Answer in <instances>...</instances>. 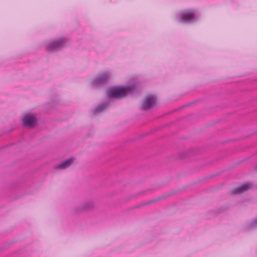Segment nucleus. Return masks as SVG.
I'll return each instance as SVG.
<instances>
[{
  "mask_svg": "<svg viewBox=\"0 0 257 257\" xmlns=\"http://www.w3.org/2000/svg\"><path fill=\"white\" fill-rule=\"evenodd\" d=\"M135 84L125 86H119L110 88L107 92V95L109 98L121 99L125 97L128 93H132L136 89Z\"/></svg>",
  "mask_w": 257,
  "mask_h": 257,
  "instance_id": "1",
  "label": "nucleus"
},
{
  "mask_svg": "<svg viewBox=\"0 0 257 257\" xmlns=\"http://www.w3.org/2000/svg\"><path fill=\"white\" fill-rule=\"evenodd\" d=\"M177 18L180 22L186 24L192 23L198 19L196 11L194 10L182 11L177 15Z\"/></svg>",
  "mask_w": 257,
  "mask_h": 257,
  "instance_id": "2",
  "label": "nucleus"
},
{
  "mask_svg": "<svg viewBox=\"0 0 257 257\" xmlns=\"http://www.w3.org/2000/svg\"><path fill=\"white\" fill-rule=\"evenodd\" d=\"M66 42L67 39L65 38H59L48 43L46 46V49L49 52L59 51L65 46Z\"/></svg>",
  "mask_w": 257,
  "mask_h": 257,
  "instance_id": "3",
  "label": "nucleus"
},
{
  "mask_svg": "<svg viewBox=\"0 0 257 257\" xmlns=\"http://www.w3.org/2000/svg\"><path fill=\"white\" fill-rule=\"evenodd\" d=\"M110 78V74L105 72L98 75L91 81V85L94 87H99L106 84Z\"/></svg>",
  "mask_w": 257,
  "mask_h": 257,
  "instance_id": "4",
  "label": "nucleus"
},
{
  "mask_svg": "<svg viewBox=\"0 0 257 257\" xmlns=\"http://www.w3.org/2000/svg\"><path fill=\"white\" fill-rule=\"evenodd\" d=\"M157 105V99L155 96L149 95L144 99L141 106L142 110H148L152 109Z\"/></svg>",
  "mask_w": 257,
  "mask_h": 257,
  "instance_id": "5",
  "label": "nucleus"
},
{
  "mask_svg": "<svg viewBox=\"0 0 257 257\" xmlns=\"http://www.w3.org/2000/svg\"><path fill=\"white\" fill-rule=\"evenodd\" d=\"M23 124L25 126L32 127L36 124L37 119L32 113H26L22 118Z\"/></svg>",
  "mask_w": 257,
  "mask_h": 257,
  "instance_id": "6",
  "label": "nucleus"
},
{
  "mask_svg": "<svg viewBox=\"0 0 257 257\" xmlns=\"http://www.w3.org/2000/svg\"><path fill=\"white\" fill-rule=\"evenodd\" d=\"M251 187L249 183L244 184L239 187L234 189L232 191L231 193L232 194H237L241 193L248 189H249Z\"/></svg>",
  "mask_w": 257,
  "mask_h": 257,
  "instance_id": "7",
  "label": "nucleus"
},
{
  "mask_svg": "<svg viewBox=\"0 0 257 257\" xmlns=\"http://www.w3.org/2000/svg\"><path fill=\"white\" fill-rule=\"evenodd\" d=\"M109 105L108 102H104L99 104L94 109L93 112H100L104 111Z\"/></svg>",
  "mask_w": 257,
  "mask_h": 257,
  "instance_id": "8",
  "label": "nucleus"
},
{
  "mask_svg": "<svg viewBox=\"0 0 257 257\" xmlns=\"http://www.w3.org/2000/svg\"><path fill=\"white\" fill-rule=\"evenodd\" d=\"M72 159H69L68 160L63 162L61 164L59 165L58 168L61 169H65L69 167L72 163Z\"/></svg>",
  "mask_w": 257,
  "mask_h": 257,
  "instance_id": "9",
  "label": "nucleus"
},
{
  "mask_svg": "<svg viewBox=\"0 0 257 257\" xmlns=\"http://www.w3.org/2000/svg\"><path fill=\"white\" fill-rule=\"evenodd\" d=\"M194 104V102L188 103L186 104L183 105L181 106L178 107L177 108L174 110V111H182L185 107L190 106Z\"/></svg>",
  "mask_w": 257,
  "mask_h": 257,
  "instance_id": "10",
  "label": "nucleus"
},
{
  "mask_svg": "<svg viewBox=\"0 0 257 257\" xmlns=\"http://www.w3.org/2000/svg\"><path fill=\"white\" fill-rule=\"evenodd\" d=\"M93 207V204L90 203H87L83 205V209L86 210L90 209Z\"/></svg>",
  "mask_w": 257,
  "mask_h": 257,
  "instance_id": "11",
  "label": "nucleus"
},
{
  "mask_svg": "<svg viewBox=\"0 0 257 257\" xmlns=\"http://www.w3.org/2000/svg\"><path fill=\"white\" fill-rule=\"evenodd\" d=\"M207 111H218V109H217L216 106H212L210 107H209L207 109Z\"/></svg>",
  "mask_w": 257,
  "mask_h": 257,
  "instance_id": "12",
  "label": "nucleus"
}]
</instances>
